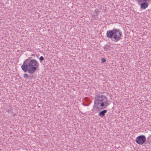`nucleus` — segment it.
Listing matches in <instances>:
<instances>
[{
	"mask_svg": "<svg viewBox=\"0 0 151 151\" xmlns=\"http://www.w3.org/2000/svg\"><path fill=\"white\" fill-rule=\"evenodd\" d=\"M29 57L25 60L21 67L24 72H27L30 74H32L36 71L38 68L39 64L35 60H30Z\"/></svg>",
	"mask_w": 151,
	"mask_h": 151,
	"instance_id": "1",
	"label": "nucleus"
},
{
	"mask_svg": "<svg viewBox=\"0 0 151 151\" xmlns=\"http://www.w3.org/2000/svg\"><path fill=\"white\" fill-rule=\"evenodd\" d=\"M94 104V108L96 110L105 108L109 105L106 97L101 92L96 94Z\"/></svg>",
	"mask_w": 151,
	"mask_h": 151,
	"instance_id": "2",
	"label": "nucleus"
},
{
	"mask_svg": "<svg viewBox=\"0 0 151 151\" xmlns=\"http://www.w3.org/2000/svg\"><path fill=\"white\" fill-rule=\"evenodd\" d=\"M106 35L107 37L110 38L112 41L116 42L121 40L122 32L119 29L113 28L107 31Z\"/></svg>",
	"mask_w": 151,
	"mask_h": 151,
	"instance_id": "3",
	"label": "nucleus"
},
{
	"mask_svg": "<svg viewBox=\"0 0 151 151\" xmlns=\"http://www.w3.org/2000/svg\"><path fill=\"white\" fill-rule=\"evenodd\" d=\"M136 142L139 145H142L144 143L146 140V138L144 135H141L136 137Z\"/></svg>",
	"mask_w": 151,
	"mask_h": 151,
	"instance_id": "4",
	"label": "nucleus"
},
{
	"mask_svg": "<svg viewBox=\"0 0 151 151\" xmlns=\"http://www.w3.org/2000/svg\"><path fill=\"white\" fill-rule=\"evenodd\" d=\"M148 0H137L139 3H141L140 5L141 7L145 9L148 6V4L147 2Z\"/></svg>",
	"mask_w": 151,
	"mask_h": 151,
	"instance_id": "5",
	"label": "nucleus"
},
{
	"mask_svg": "<svg viewBox=\"0 0 151 151\" xmlns=\"http://www.w3.org/2000/svg\"><path fill=\"white\" fill-rule=\"evenodd\" d=\"M107 112V110L105 109L101 111L99 114L98 115L101 117H103L104 116L105 114Z\"/></svg>",
	"mask_w": 151,
	"mask_h": 151,
	"instance_id": "6",
	"label": "nucleus"
},
{
	"mask_svg": "<svg viewBox=\"0 0 151 151\" xmlns=\"http://www.w3.org/2000/svg\"><path fill=\"white\" fill-rule=\"evenodd\" d=\"M110 47V45H106L104 47V49L105 50H107L108 49L109 50V47Z\"/></svg>",
	"mask_w": 151,
	"mask_h": 151,
	"instance_id": "7",
	"label": "nucleus"
},
{
	"mask_svg": "<svg viewBox=\"0 0 151 151\" xmlns=\"http://www.w3.org/2000/svg\"><path fill=\"white\" fill-rule=\"evenodd\" d=\"M44 59V57L42 56H41L40 57V58H39V60H40V62H42V61H43Z\"/></svg>",
	"mask_w": 151,
	"mask_h": 151,
	"instance_id": "8",
	"label": "nucleus"
},
{
	"mask_svg": "<svg viewBox=\"0 0 151 151\" xmlns=\"http://www.w3.org/2000/svg\"><path fill=\"white\" fill-rule=\"evenodd\" d=\"M106 61V59L104 58H102L101 60V63H105V62Z\"/></svg>",
	"mask_w": 151,
	"mask_h": 151,
	"instance_id": "9",
	"label": "nucleus"
},
{
	"mask_svg": "<svg viewBox=\"0 0 151 151\" xmlns=\"http://www.w3.org/2000/svg\"><path fill=\"white\" fill-rule=\"evenodd\" d=\"M24 77L25 78H28V74H25L24 75Z\"/></svg>",
	"mask_w": 151,
	"mask_h": 151,
	"instance_id": "10",
	"label": "nucleus"
},
{
	"mask_svg": "<svg viewBox=\"0 0 151 151\" xmlns=\"http://www.w3.org/2000/svg\"><path fill=\"white\" fill-rule=\"evenodd\" d=\"M83 105L84 106H87V105H86V104H85L84 103H83Z\"/></svg>",
	"mask_w": 151,
	"mask_h": 151,
	"instance_id": "11",
	"label": "nucleus"
}]
</instances>
